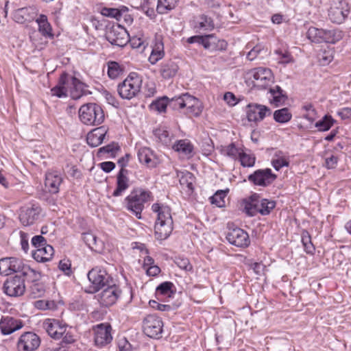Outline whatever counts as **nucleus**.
<instances>
[{
  "label": "nucleus",
  "mask_w": 351,
  "mask_h": 351,
  "mask_svg": "<svg viewBox=\"0 0 351 351\" xmlns=\"http://www.w3.org/2000/svg\"><path fill=\"white\" fill-rule=\"evenodd\" d=\"M152 210L157 215L154 225L155 238L164 241L170 236L173 229L171 209L165 204L154 203L152 206Z\"/></svg>",
  "instance_id": "1"
},
{
  "label": "nucleus",
  "mask_w": 351,
  "mask_h": 351,
  "mask_svg": "<svg viewBox=\"0 0 351 351\" xmlns=\"http://www.w3.org/2000/svg\"><path fill=\"white\" fill-rule=\"evenodd\" d=\"M151 192L141 188L134 189L125 199L126 208L138 219H141L144 204L149 201Z\"/></svg>",
  "instance_id": "2"
},
{
  "label": "nucleus",
  "mask_w": 351,
  "mask_h": 351,
  "mask_svg": "<svg viewBox=\"0 0 351 351\" xmlns=\"http://www.w3.org/2000/svg\"><path fill=\"white\" fill-rule=\"evenodd\" d=\"M142 80L136 73H131L117 86V92L123 99H131L136 97L141 89Z\"/></svg>",
  "instance_id": "3"
},
{
  "label": "nucleus",
  "mask_w": 351,
  "mask_h": 351,
  "mask_svg": "<svg viewBox=\"0 0 351 351\" xmlns=\"http://www.w3.org/2000/svg\"><path fill=\"white\" fill-rule=\"evenodd\" d=\"M80 121L87 125L101 124L104 120V113L102 108L96 104L83 105L79 110Z\"/></svg>",
  "instance_id": "4"
},
{
  "label": "nucleus",
  "mask_w": 351,
  "mask_h": 351,
  "mask_svg": "<svg viewBox=\"0 0 351 351\" xmlns=\"http://www.w3.org/2000/svg\"><path fill=\"white\" fill-rule=\"evenodd\" d=\"M88 278L93 285L94 291H97L113 282L110 276L100 267H95L89 271Z\"/></svg>",
  "instance_id": "5"
},
{
  "label": "nucleus",
  "mask_w": 351,
  "mask_h": 351,
  "mask_svg": "<svg viewBox=\"0 0 351 351\" xmlns=\"http://www.w3.org/2000/svg\"><path fill=\"white\" fill-rule=\"evenodd\" d=\"M249 74L253 79L252 83L254 86L259 89L266 88L274 81L273 73L267 68H255L251 70Z\"/></svg>",
  "instance_id": "6"
},
{
  "label": "nucleus",
  "mask_w": 351,
  "mask_h": 351,
  "mask_svg": "<svg viewBox=\"0 0 351 351\" xmlns=\"http://www.w3.org/2000/svg\"><path fill=\"white\" fill-rule=\"evenodd\" d=\"M94 343L98 348H104L112 341V327L108 323H101L95 326Z\"/></svg>",
  "instance_id": "7"
},
{
  "label": "nucleus",
  "mask_w": 351,
  "mask_h": 351,
  "mask_svg": "<svg viewBox=\"0 0 351 351\" xmlns=\"http://www.w3.org/2000/svg\"><path fill=\"white\" fill-rule=\"evenodd\" d=\"M106 38L112 45L123 47L129 41V34L122 26L114 25L107 29Z\"/></svg>",
  "instance_id": "8"
},
{
  "label": "nucleus",
  "mask_w": 351,
  "mask_h": 351,
  "mask_svg": "<svg viewBox=\"0 0 351 351\" xmlns=\"http://www.w3.org/2000/svg\"><path fill=\"white\" fill-rule=\"evenodd\" d=\"M4 292L11 297L23 295L25 291V279L21 274H16L6 280L3 285Z\"/></svg>",
  "instance_id": "9"
},
{
  "label": "nucleus",
  "mask_w": 351,
  "mask_h": 351,
  "mask_svg": "<svg viewBox=\"0 0 351 351\" xmlns=\"http://www.w3.org/2000/svg\"><path fill=\"white\" fill-rule=\"evenodd\" d=\"M163 322L162 319L155 315H149L143 321L144 333L151 337L158 339L162 332Z\"/></svg>",
  "instance_id": "10"
},
{
  "label": "nucleus",
  "mask_w": 351,
  "mask_h": 351,
  "mask_svg": "<svg viewBox=\"0 0 351 351\" xmlns=\"http://www.w3.org/2000/svg\"><path fill=\"white\" fill-rule=\"evenodd\" d=\"M41 212V208L37 204L25 206L20 210V221L25 226L33 225L40 219Z\"/></svg>",
  "instance_id": "11"
},
{
  "label": "nucleus",
  "mask_w": 351,
  "mask_h": 351,
  "mask_svg": "<svg viewBox=\"0 0 351 351\" xmlns=\"http://www.w3.org/2000/svg\"><path fill=\"white\" fill-rule=\"evenodd\" d=\"M277 176L272 173L271 169H258L253 173L248 176V180L255 185L260 186H267L270 185Z\"/></svg>",
  "instance_id": "12"
},
{
  "label": "nucleus",
  "mask_w": 351,
  "mask_h": 351,
  "mask_svg": "<svg viewBox=\"0 0 351 351\" xmlns=\"http://www.w3.org/2000/svg\"><path fill=\"white\" fill-rule=\"evenodd\" d=\"M40 345V337L34 332H26L17 342V351H36Z\"/></svg>",
  "instance_id": "13"
},
{
  "label": "nucleus",
  "mask_w": 351,
  "mask_h": 351,
  "mask_svg": "<svg viewBox=\"0 0 351 351\" xmlns=\"http://www.w3.org/2000/svg\"><path fill=\"white\" fill-rule=\"evenodd\" d=\"M100 293L97 295L98 301L104 306H109L114 304L121 295V291L118 286L113 284H110L106 286Z\"/></svg>",
  "instance_id": "14"
},
{
  "label": "nucleus",
  "mask_w": 351,
  "mask_h": 351,
  "mask_svg": "<svg viewBox=\"0 0 351 351\" xmlns=\"http://www.w3.org/2000/svg\"><path fill=\"white\" fill-rule=\"evenodd\" d=\"M350 13L348 4L343 1L334 3L328 10V17L335 23L340 24L348 17Z\"/></svg>",
  "instance_id": "15"
},
{
  "label": "nucleus",
  "mask_w": 351,
  "mask_h": 351,
  "mask_svg": "<svg viewBox=\"0 0 351 351\" xmlns=\"http://www.w3.org/2000/svg\"><path fill=\"white\" fill-rule=\"evenodd\" d=\"M226 239L230 244L239 247H247L250 243L248 234L239 228L229 229Z\"/></svg>",
  "instance_id": "16"
},
{
  "label": "nucleus",
  "mask_w": 351,
  "mask_h": 351,
  "mask_svg": "<svg viewBox=\"0 0 351 351\" xmlns=\"http://www.w3.org/2000/svg\"><path fill=\"white\" fill-rule=\"evenodd\" d=\"M43 326L47 334L54 339H60L66 330V325L55 319H47Z\"/></svg>",
  "instance_id": "17"
},
{
  "label": "nucleus",
  "mask_w": 351,
  "mask_h": 351,
  "mask_svg": "<svg viewBox=\"0 0 351 351\" xmlns=\"http://www.w3.org/2000/svg\"><path fill=\"white\" fill-rule=\"evenodd\" d=\"M246 114L249 121H261L271 114V110L264 105L250 104L246 107Z\"/></svg>",
  "instance_id": "18"
},
{
  "label": "nucleus",
  "mask_w": 351,
  "mask_h": 351,
  "mask_svg": "<svg viewBox=\"0 0 351 351\" xmlns=\"http://www.w3.org/2000/svg\"><path fill=\"white\" fill-rule=\"evenodd\" d=\"M23 263L20 259L14 257L0 259V274L8 276L12 273H19Z\"/></svg>",
  "instance_id": "19"
},
{
  "label": "nucleus",
  "mask_w": 351,
  "mask_h": 351,
  "mask_svg": "<svg viewBox=\"0 0 351 351\" xmlns=\"http://www.w3.org/2000/svg\"><path fill=\"white\" fill-rule=\"evenodd\" d=\"M184 108L186 109V113L194 116L198 117L202 112L203 106L202 102L196 97L191 95L189 93L184 94V100L181 101Z\"/></svg>",
  "instance_id": "20"
},
{
  "label": "nucleus",
  "mask_w": 351,
  "mask_h": 351,
  "mask_svg": "<svg viewBox=\"0 0 351 351\" xmlns=\"http://www.w3.org/2000/svg\"><path fill=\"white\" fill-rule=\"evenodd\" d=\"M62 182V177L60 173L53 171L45 174V187L49 193L53 194L58 193Z\"/></svg>",
  "instance_id": "21"
},
{
  "label": "nucleus",
  "mask_w": 351,
  "mask_h": 351,
  "mask_svg": "<svg viewBox=\"0 0 351 351\" xmlns=\"http://www.w3.org/2000/svg\"><path fill=\"white\" fill-rule=\"evenodd\" d=\"M138 160L149 168H154L159 163V159L149 147H143L138 150Z\"/></svg>",
  "instance_id": "22"
},
{
  "label": "nucleus",
  "mask_w": 351,
  "mask_h": 351,
  "mask_svg": "<svg viewBox=\"0 0 351 351\" xmlns=\"http://www.w3.org/2000/svg\"><path fill=\"white\" fill-rule=\"evenodd\" d=\"M128 171L121 168L117 175L116 189L112 195L119 197L123 195L125 191L130 187V179L128 177Z\"/></svg>",
  "instance_id": "23"
},
{
  "label": "nucleus",
  "mask_w": 351,
  "mask_h": 351,
  "mask_svg": "<svg viewBox=\"0 0 351 351\" xmlns=\"http://www.w3.org/2000/svg\"><path fill=\"white\" fill-rule=\"evenodd\" d=\"M67 82L69 86L68 94L69 93L73 99H80L84 95L86 86L75 77L70 76L69 74Z\"/></svg>",
  "instance_id": "24"
},
{
  "label": "nucleus",
  "mask_w": 351,
  "mask_h": 351,
  "mask_svg": "<svg viewBox=\"0 0 351 351\" xmlns=\"http://www.w3.org/2000/svg\"><path fill=\"white\" fill-rule=\"evenodd\" d=\"M22 327L21 321L12 317H3L0 321V330L4 335H10Z\"/></svg>",
  "instance_id": "25"
},
{
  "label": "nucleus",
  "mask_w": 351,
  "mask_h": 351,
  "mask_svg": "<svg viewBox=\"0 0 351 351\" xmlns=\"http://www.w3.org/2000/svg\"><path fill=\"white\" fill-rule=\"evenodd\" d=\"M107 130L105 127H99L93 130L86 136L87 143L91 147H97L102 143Z\"/></svg>",
  "instance_id": "26"
},
{
  "label": "nucleus",
  "mask_w": 351,
  "mask_h": 351,
  "mask_svg": "<svg viewBox=\"0 0 351 351\" xmlns=\"http://www.w3.org/2000/svg\"><path fill=\"white\" fill-rule=\"evenodd\" d=\"M35 13V8L33 7L18 8L13 13V19L15 22L22 24L26 21L32 19Z\"/></svg>",
  "instance_id": "27"
},
{
  "label": "nucleus",
  "mask_w": 351,
  "mask_h": 351,
  "mask_svg": "<svg viewBox=\"0 0 351 351\" xmlns=\"http://www.w3.org/2000/svg\"><path fill=\"white\" fill-rule=\"evenodd\" d=\"M19 274L23 279H25V282H31L34 284L40 281L42 274L40 272L32 269L30 266L23 264Z\"/></svg>",
  "instance_id": "28"
},
{
  "label": "nucleus",
  "mask_w": 351,
  "mask_h": 351,
  "mask_svg": "<svg viewBox=\"0 0 351 351\" xmlns=\"http://www.w3.org/2000/svg\"><path fill=\"white\" fill-rule=\"evenodd\" d=\"M173 149L188 159L193 156V145L186 139L178 141L173 145Z\"/></svg>",
  "instance_id": "29"
},
{
  "label": "nucleus",
  "mask_w": 351,
  "mask_h": 351,
  "mask_svg": "<svg viewBox=\"0 0 351 351\" xmlns=\"http://www.w3.org/2000/svg\"><path fill=\"white\" fill-rule=\"evenodd\" d=\"M68 74L63 73L59 79L58 84L51 89V95L58 97H66L69 93L67 82Z\"/></svg>",
  "instance_id": "30"
},
{
  "label": "nucleus",
  "mask_w": 351,
  "mask_h": 351,
  "mask_svg": "<svg viewBox=\"0 0 351 351\" xmlns=\"http://www.w3.org/2000/svg\"><path fill=\"white\" fill-rule=\"evenodd\" d=\"M269 93L271 97L270 99V103L276 107L283 105L287 99V96L285 91L278 85L273 88H270Z\"/></svg>",
  "instance_id": "31"
},
{
  "label": "nucleus",
  "mask_w": 351,
  "mask_h": 351,
  "mask_svg": "<svg viewBox=\"0 0 351 351\" xmlns=\"http://www.w3.org/2000/svg\"><path fill=\"white\" fill-rule=\"evenodd\" d=\"M178 69V64L174 61L169 60L160 64V73L164 79L167 80L173 77Z\"/></svg>",
  "instance_id": "32"
},
{
  "label": "nucleus",
  "mask_w": 351,
  "mask_h": 351,
  "mask_svg": "<svg viewBox=\"0 0 351 351\" xmlns=\"http://www.w3.org/2000/svg\"><path fill=\"white\" fill-rule=\"evenodd\" d=\"M53 252V247L47 244L42 248H38L34 251L32 256L38 262H46L52 258Z\"/></svg>",
  "instance_id": "33"
},
{
  "label": "nucleus",
  "mask_w": 351,
  "mask_h": 351,
  "mask_svg": "<svg viewBox=\"0 0 351 351\" xmlns=\"http://www.w3.org/2000/svg\"><path fill=\"white\" fill-rule=\"evenodd\" d=\"M165 55L164 45L161 38H157L155 40L149 61L152 64H155L158 60H161Z\"/></svg>",
  "instance_id": "34"
},
{
  "label": "nucleus",
  "mask_w": 351,
  "mask_h": 351,
  "mask_svg": "<svg viewBox=\"0 0 351 351\" xmlns=\"http://www.w3.org/2000/svg\"><path fill=\"white\" fill-rule=\"evenodd\" d=\"M82 239L90 249L99 252L102 249V241L92 232H85L82 234Z\"/></svg>",
  "instance_id": "35"
},
{
  "label": "nucleus",
  "mask_w": 351,
  "mask_h": 351,
  "mask_svg": "<svg viewBox=\"0 0 351 351\" xmlns=\"http://www.w3.org/2000/svg\"><path fill=\"white\" fill-rule=\"evenodd\" d=\"M38 25V30L44 36L52 37V28L45 14H40L36 20Z\"/></svg>",
  "instance_id": "36"
},
{
  "label": "nucleus",
  "mask_w": 351,
  "mask_h": 351,
  "mask_svg": "<svg viewBox=\"0 0 351 351\" xmlns=\"http://www.w3.org/2000/svg\"><path fill=\"white\" fill-rule=\"evenodd\" d=\"M174 287L171 282H164L159 285L156 291V295L158 300H161L162 297L171 298L174 293L172 288Z\"/></svg>",
  "instance_id": "37"
},
{
  "label": "nucleus",
  "mask_w": 351,
  "mask_h": 351,
  "mask_svg": "<svg viewBox=\"0 0 351 351\" xmlns=\"http://www.w3.org/2000/svg\"><path fill=\"white\" fill-rule=\"evenodd\" d=\"M343 38L341 31L337 29H323V43H335Z\"/></svg>",
  "instance_id": "38"
},
{
  "label": "nucleus",
  "mask_w": 351,
  "mask_h": 351,
  "mask_svg": "<svg viewBox=\"0 0 351 351\" xmlns=\"http://www.w3.org/2000/svg\"><path fill=\"white\" fill-rule=\"evenodd\" d=\"M257 204L258 213L262 215L269 214L276 206V202L274 201L268 200L267 199H261V200L257 199Z\"/></svg>",
  "instance_id": "39"
},
{
  "label": "nucleus",
  "mask_w": 351,
  "mask_h": 351,
  "mask_svg": "<svg viewBox=\"0 0 351 351\" xmlns=\"http://www.w3.org/2000/svg\"><path fill=\"white\" fill-rule=\"evenodd\" d=\"M257 197L252 196L250 200L245 202L243 211L250 217L256 215L258 213V208L257 206Z\"/></svg>",
  "instance_id": "40"
},
{
  "label": "nucleus",
  "mask_w": 351,
  "mask_h": 351,
  "mask_svg": "<svg viewBox=\"0 0 351 351\" xmlns=\"http://www.w3.org/2000/svg\"><path fill=\"white\" fill-rule=\"evenodd\" d=\"M241 151L237 148L234 143H230L228 145L221 146L220 152L222 155L228 156L233 160H237Z\"/></svg>",
  "instance_id": "41"
},
{
  "label": "nucleus",
  "mask_w": 351,
  "mask_h": 351,
  "mask_svg": "<svg viewBox=\"0 0 351 351\" xmlns=\"http://www.w3.org/2000/svg\"><path fill=\"white\" fill-rule=\"evenodd\" d=\"M292 118V114L287 108L277 110L274 112V119L280 123L289 122Z\"/></svg>",
  "instance_id": "42"
},
{
  "label": "nucleus",
  "mask_w": 351,
  "mask_h": 351,
  "mask_svg": "<svg viewBox=\"0 0 351 351\" xmlns=\"http://www.w3.org/2000/svg\"><path fill=\"white\" fill-rule=\"evenodd\" d=\"M169 105V97L164 96L152 101L149 106L152 110L159 113L165 112Z\"/></svg>",
  "instance_id": "43"
},
{
  "label": "nucleus",
  "mask_w": 351,
  "mask_h": 351,
  "mask_svg": "<svg viewBox=\"0 0 351 351\" xmlns=\"http://www.w3.org/2000/svg\"><path fill=\"white\" fill-rule=\"evenodd\" d=\"M178 0H158L156 10L159 14H165L173 9Z\"/></svg>",
  "instance_id": "44"
},
{
  "label": "nucleus",
  "mask_w": 351,
  "mask_h": 351,
  "mask_svg": "<svg viewBox=\"0 0 351 351\" xmlns=\"http://www.w3.org/2000/svg\"><path fill=\"white\" fill-rule=\"evenodd\" d=\"M307 38L313 43H323V29L310 27L306 33Z\"/></svg>",
  "instance_id": "45"
},
{
  "label": "nucleus",
  "mask_w": 351,
  "mask_h": 351,
  "mask_svg": "<svg viewBox=\"0 0 351 351\" xmlns=\"http://www.w3.org/2000/svg\"><path fill=\"white\" fill-rule=\"evenodd\" d=\"M335 120L330 115H325L321 120L315 123L319 131H328L335 123Z\"/></svg>",
  "instance_id": "46"
},
{
  "label": "nucleus",
  "mask_w": 351,
  "mask_h": 351,
  "mask_svg": "<svg viewBox=\"0 0 351 351\" xmlns=\"http://www.w3.org/2000/svg\"><path fill=\"white\" fill-rule=\"evenodd\" d=\"M302 242L304 248L305 252L309 254H313L315 248L311 241V237L309 233L304 231L302 234Z\"/></svg>",
  "instance_id": "47"
},
{
  "label": "nucleus",
  "mask_w": 351,
  "mask_h": 351,
  "mask_svg": "<svg viewBox=\"0 0 351 351\" xmlns=\"http://www.w3.org/2000/svg\"><path fill=\"white\" fill-rule=\"evenodd\" d=\"M238 158L241 165L243 167H252L255 164L256 158L253 154H246L241 151Z\"/></svg>",
  "instance_id": "48"
},
{
  "label": "nucleus",
  "mask_w": 351,
  "mask_h": 351,
  "mask_svg": "<svg viewBox=\"0 0 351 351\" xmlns=\"http://www.w3.org/2000/svg\"><path fill=\"white\" fill-rule=\"evenodd\" d=\"M122 73V69L116 62H108V75L111 79H115Z\"/></svg>",
  "instance_id": "49"
},
{
  "label": "nucleus",
  "mask_w": 351,
  "mask_h": 351,
  "mask_svg": "<svg viewBox=\"0 0 351 351\" xmlns=\"http://www.w3.org/2000/svg\"><path fill=\"white\" fill-rule=\"evenodd\" d=\"M197 23L198 28L203 30H210L214 27L213 20L206 15L200 16Z\"/></svg>",
  "instance_id": "50"
},
{
  "label": "nucleus",
  "mask_w": 351,
  "mask_h": 351,
  "mask_svg": "<svg viewBox=\"0 0 351 351\" xmlns=\"http://www.w3.org/2000/svg\"><path fill=\"white\" fill-rule=\"evenodd\" d=\"M29 289L30 294L34 298L43 296L45 292V285L40 281L32 284Z\"/></svg>",
  "instance_id": "51"
},
{
  "label": "nucleus",
  "mask_w": 351,
  "mask_h": 351,
  "mask_svg": "<svg viewBox=\"0 0 351 351\" xmlns=\"http://www.w3.org/2000/svg\"><path fill=\"white\" fill-rule=\"evenodd\" d=\"M216 38L211 35L201 36L199 45L206 49L214 50Z\"/></svg>",
  "instance_id": "52"
},
{
  "label": "nucleus",
  "mask_w": 351,
  "mask_h": 351,
  "mask_svg": "<svg viewBox=\"0 0 351 351\" xmlns=\"http://www.w3.org/2000/svg\"><path fill=\"white\" fill-rule=\"evenodd\" d=\"M226 194L223 191H217L213 196L210 197V202L218 207H222L224 205V200Z\"/></svg>",
  "instance_id": "53"
},
{
  "label": "nucleus",
  "mask_w": 351,
  "mask_h": 351,
  "mask_svg": "<svg viewBox=\"0 0 351 351\" xmlns=\"http://www.w3.org/2000/svg\"><path fill=\"white\" fill-rule=\"evenodd\" d=\"M101 13L105 16L114 18L117 20H119L122 15L121 12L119 9L112 8H104Z\"/></svg>",
  "instance_id": "54"
},
{
  "label": "nucleus",
  "mask_w": 351,
  "mask_h": 351,
  "mask_svg": "<svg viewBox=\"0 0 351 351\" xmlns=\"http://www.w3.org/2000/svg\"><path fill=\"white\" fill-rule=\"evenodd\" d=\"M193 177L192 173L187 172L184 176H182L180 182L182 186H186V187L190 191H193Z\"/></svg>",
  "instance_id": "55"
},
{
  "label": "nucleus",
  "mask_w": 351,
  "mask_h": 351,
  "mask_svg": "<svg viewBox=\"0 0 351 351\" xmlns=\"http://www.w3.org/2000/svg\"><path fill=\"white\" fill-rule=\"evenodd\" d=\"M275 53L278 56V61L280 64H288L293 61L292 56L286 51L276 50Z\"/></svg>",
  "instance_id": "56"
},
{
  "label": "nucleus",
  "mask_w": 351,
  "mask_h": 351,
  "mask_svg": "<svg viewBox=\"0 0 351 351\" xmlns=\"http://www.w3.org/2000/svg\"><path fill=\"white\" fill-rule=\"evenodd\" d=\"M176 264L182 269L190 271L193 269V266L186 258L178 257L175 261Z\"/></svg>",
  "instance_id": "57"
},
{
  "label": "nucleus",
  "mask_w": 351,
  "mask_h": 351,
  "mask_svg": "<svg viewBox=\"0 0 351 351\" xmlns=\"http://www.w3.org/2000/svg\"><path fill=\"white\" fill-rule=\"evenodd\" d=\"M182 100H184V94L171 99L169 98V106L174 110L184 108V105L182 104Z\"/></svg>",
  "instance_id": "58"
},
{
  "label": "nucleus",
  "mask_w": 351,
  "mask_h": 351,
  "mask_svg": "<svg viewBox=\"0 0 351 351\" xmlns=\"http://www.w3.org/2000/svg\"><path fill=\"white\" fill-rule=\"evenodd\" d=\"M271 164L276 171H279L283 167H288L289 161L285 157L280 156L273 159Z\"/></svg>",
  "instance_id": "59"
},
{
  "label": "nucleus",
  "mask_w": 351,
  "mask_h": 351,
  "mask_svg": "<svg viewBox=\"0 0 351 351\" xmlns=\"http://www.w3.org/2000/svg\"><path fill=\"white\" fill-rule=\"evenodd\" d=\"M32 244L36 249L42 248L47 245V241L43 236L36 235L32 239Z\"/></svg>",
  "instance_id": "60"
},
{
  "label": "nucleus",
  "mask_w": 351,
  "mask_h": 351,
  "mask_svg": "<svg viewBox=\"0 0 351 351\" xmlns=\"http://www.w3.org/2000/svg\"><path fill=\"white\" fill-rule=\"evenodd\" d=\"M71 264L69 260H62L59 263L58 267L66 275L69 276L72 273Z\"/></svg>",
  "instance_id": "61"
},
{
  "label": "nucleus",
  "mask_w": 351,
  "mask_h": 351,
  "mask_svg": "<svg viewBox=\"0 0 351 351\" xmlns=\"http://www.w3.org/2000/svg\"><path fill=\"white\" fill-rule=\"evenodd\" d=\"M118 149H119V147L117 144L111 143V144L107 145L106 146H104V147L99 148V153H100V154L106 153V154H110L111 155H113L116 152V151Z\"/></svg>",
  "instance_id": "62"
},
{
  "label": "nucleus",
  "mask_w": 351,
  "mask_h": 351,
  "mask_svg": "<svg viewBox=\"0 0 351 351\" xmlns=\"http://www.w3.org/2000/svg\"><path fill=\"white\" fill-rule=\"evenodd\" d=\"M150 306L160 311H169L171 306L168 304H162L155 300H150L149 302Z\"/></svg>",
  "instance_id": "63"
},
{
  "label": "nucleus",
  "mask_w": 351,
  "mask_h": 351,
  "mask_svg": "<svg viewBox=\"0 0 351 351\" xmlns=\"http://www.w3.org/2000/svg\"><path fill=\"white\" fill-rule=\"evenodd\" d=\"M262 47L260 45H256L254 47H253L247 54V58L252 61L254 60L258 55L260 53V52L262 51Z\"/></svg>",
  "instance_id": "64"
}]
</instances>
